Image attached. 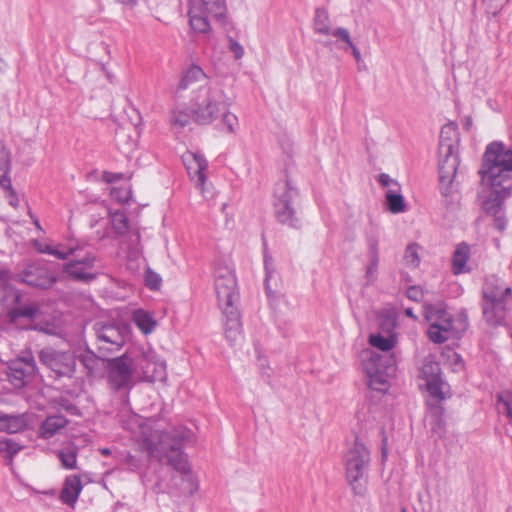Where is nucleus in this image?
<instances>
[{"instance_id": "e433bc0d", "label": "nucleus", "mask_w": 512, "mask_h": 512, "mask_svg": "<svg viewBox=\"0 0 512 512\" xmlns=\"http://www.w3.org/2000/svg\"><path fill=\"white\" fill-rule=\"evenodd\" d=\"M314 28L319 34L329 35L333 31L330 29V20L328 12L324 8H317L314 17Z\"/></svg>"}, {"instance_id": "393cba45", "label": "nucleus", "mask_w": 512, "mask_h": 512, "mask_svg": "<svg viewBox=\"0 0 512 512\" xmlns=\"http://www.w3.org/2000/svg\"><path fill=\"white\" fill-rule=\"evenodd\" d=\"M82 482L78 475H69L65 478L59 499L63 504L74 506L82 491Z\"/></svg>"}, {"instance_id": "09e8293b", "label": "nucleus", "mask_w": 512, "mask_h": 512, "mask_svg": "<svg viewBox=\"0 0 512 512\" xmlns=\"http://www.w3.org/2000/svg\"><path fill=\"white\" fill-rule=\"evenodd\" d=\"M407 297L410 299V300H413V301H416V302H419L422 300L423 298V292L422 290L417 287V286H410L408 289H407Z\"/></svg>"}, {"instance_id": "f257e3e1", "label": "nucleus", "mask_w": 512, "mask_h": 512, "mask_svg": "<svg viewBox=\"0 0 512 512\" xmlns=\"http://www.w3.org/2000/svg\"><path fill=\"white\" fill-rule=\"evenodd\" d=\"M193 432L186 427H176L170 431H162L157 435V442L153 439L143 440V449L150 457L161 460L165 458L168 465L182 475V480L189 484V494L198 489V483L191 473V467L183 449L185 444L192 442Z\"/></svg>"}, {"instance_id": "a878e982", "label": "nucleus", "mask_w": 512, "mask_h": 512, "mask_svg": "<svg viewBox=\"0 0 512 512\" xmlns=\"http://www.w3.org/2000/svg\"><path fill=\"white\" fill-rule=\"evenodd\" d=\"M492 192L483 203L484 211L489 215L500 214L504 199L511 194L512 189L506 190L504 186H491Z\"/></svg>"}, {"instance_id": "0e129e2a", "label": "nucleus", "mask_w": 512, "mask_h": 512, "mask_svg": "<svg viewBox=\"0 0 512 512\" xmlns=\"http://www.w3.org/2000/svg\"><path fill=\"white\" fill-rule=\"evenodd\" d=\"M485 2H487L490 6L493 4V2H495L496 0H484Z\"/></svg>"}, {"instance_id": "2f4dec72", "label": "nucleus", "mask_w": 512, "mask_h": 512, "mask_svg": "<svg viewBox=\"0 0 512 512\" xmlns=\"http://www.w3.org/2000/svg\"><path fill=\"white\" fill-rule=\"evenodd\" d=\"M206 79V75L201 67L192 65L182 76L177 91L186 90L194 82H200Z\"/></svg>"}, {"instance_id": "473e14b6", "label": "nucleus", "mask_w": 512, "mask_h": 512, "mask_svg": "<svg viewBox=\"0 0 512 512\" xmlns=\"http://www.w3.org/2000/svg\"><path fill=\"white\" fill-rule=\"evenodd\" d=\"M78 448L74 445H68L57 451V457L65 469L77 468Z\"/></svg>"}, {"instance_id": "13d9d810", "label": "nucleus", "mask_w": 512, "mask_h": 512, "mask_svg": "<svg viewBox=\"0 0 512 512\" xmlns=\"http://www.w3.org/2000/svg\"><path fill=\"white\" fill-rule=\"evenodd\" d=\"M405 315H406L407 317H410V318L414 319V320H416V319H417V316L413 313L412 308H406V309H405Z\"/></svg>"}, {"instance_id": "0eeeda50", "label": "nucleus", "mask_w": 512, "mask_h": 512, "mask_svg": "<svg viewBox=\"0 0 512 512\" xmlns=\"http://www.w3.org/2000/svg\"><path fill=\"white\" fill-rule=\"evenodd\" d=\"M450 131H453L450 126H445L441 129L438 148L440 192L445 198V204L447 206L453 204L455 194L453 183L460 163L459 156L456 152V141L445 136Z\"/></svg>"}, {"instance_id": "9b49d317", "label": "nucleus", "mask_w": 512, "mask_h": 512, "mask_svg": "<svg viewBox=\"0 0 512 512\" xmlns=\"http://www.w3.org/2000/svg\"><path fill=\"white\" fill-rule=\"evenodd\" d=\"M100 260L84 245H80L72 259L63 265V272L72 280L90 283L99 275Z\"/></svg>"}, {"instance_id": "72a5a7b5", "label": "nucleus", "mask_w": 512, "mask_h": 512, "mask_svg": "<svg viewBox=\"0 0 512 512\" xmlns=\"http://www.w3.org/2000/svg\"><path fill=\"white\" fill-rule=\"evenodd\" d=\"M388 210L393 214L406 211V203L400 191L389 189L385 195Z\"/></svg>"}, {"instance_id": "f03ea898", "label": "nucleus", "mask_w": 512, "mask_h": 512, "mask_svg": "<svg viewBox=\"0 0 512 512\" xmlns=\"http://www.w3.org/2000/svg\"><path fill=\"white\" fill-rule=\"evenodd\" d=\"M214 288L219 307L225 317V338L233 344L241 335L242 324L240 313L234 305L239 298L237 281L228 259L219 258L215 261Z\"/></svg>"}, {"instance_id": "338daca9", "label": "nucleus", "mask_w": 512, "mask_h": 512, "mask_svg": "<svg viewBox=\"0 0 512 512\" xmlns=\"http://www.w3.org/2000/svg\"><path fill=\"white\" fill-rule=\"evenodd\" d=\"M13 202H14V199H11V200H10V204L14 205V203H13Z\"/></svg>"}, {"instance_id": "20e7f679", "label": "nucleus", "mask_w": 512, "mask_h": 512, "mask_svg": "<svg viewBox=\"0 0 512 512\" xmlns=\"http://www.w3.org/2000/svg\"><path fill=\"white\" fill-rule=\"evenodd\" d=\"M6 315L10 324L18 325L22 320L34 322L41 315L38 301L25 296L9 282V273L0 270V316Z\"/></svg>"}, {"instance_id": "5701e85b", "label": "nucleus", "mask_w": 512, "mask_h": 512, "mask_svg": "<svg viewBox=\"0 0 512 512\" xmlns=\"http://www.w3.org/2000/svg\"><path fill=\"white\" fill-rule=\"evenodd\" d=\"M137 366L142 370L143 376L150 382L161 381L165 378V363L156 360L155 355L143 354Z\"/></svg>"}, {"instance_id": "680f3d73", "label": "nucleus", "mask_w": 512, "mask_h": 512, "mask_svg": "<svg viewBox=\"0 0 512 512\" xmlns=\"http://www.w3.org/2000/svg\"><path fill=\"white\" fill-rule=\"evenodd\" d=\"M25 329H33V330H39V331H42L43 328L41 326H39L38 324L36 325H29V326H25L24 327Z\"/></svg>"}, {"instance_id": "ea45409f", "label": "nucleus", "mask_w": 512, "mask_h": 512, "mask_svg": "<svg viewBox=\"0 0 512 512\" xmlns=\"http://www.w3.org/2000/svg\"><path fill=\"white\" fill-rule=\"evenodd\" d=\"M22 449V446L19 445L12 439L6 438L0 440V453L9 459L12 462L13 457Z\"/></svg>"}, {"instance_id": "c85d7f7f", "label": "nucleus", "mask_w": 512, "mask_h": 512, "mask_svg": "<svg viewBox=\"0 0 512 512\" xmlns=\"http://www.w3.org/2000/svg\"><path fill=\"white\" fill-rule=\"evenodd\" d=\"M470 247L466 243H460L453 253V273L458 275L468 271L466 264L469 259Z\"/></svg>"}, {"instance_id": "7c9ffc66", "label": "nucleus", "mask_w": 512, "mask_h": 512, "mask_svg": "<svg viewBox=\"0 0 512 512\" xmlns=\"http://www.w3.org/2000/svg\"><path fill=\"white\" fill-rule=\"evenodd\" d=\"M369 344L383 352L391 351L397 344L396 334L373 333L369 336Z\"/></svg>"}, {"instance_id": "a211bd4d", "label": "nucleus", "mask_w": 512, "mask_h": 512, "mask_svg": "<svg viewBox=\"0 0 512 512\" xmlns=\"http://www.w3.org/2000/svg\"><path fill=\"white\" fill-rule=\"evenodd\" d=\"M16 279L28 286L39 289H48L57 281L47 265L41 261L27 264L24 269L17 274Z\"/></svg>"}, {"instance_id": "6e6552de", "label": "nucleus", "mask_w": 512, "mask_h": 512, "mask_svg": "<svg viewBox=\"0 0 512 512\" xmlns=\"http://www.w3.org/2000/svg\"><path fill=\"white\" fill-rule=\"evenodd\" d=\"M299 190L287 177L275 185L273 212L278 223L293 229L301 227V218L298 212Z\"/></svg>"}, {"instance_id": "69168bd1", "label": "nucleus", "mask_w": 512, "mask_h": 512, "mask_svg": "<svg viewBox=\"0 0 512 512\" xmlns=\"http://www.w3.org/2000/svg\"><path fill=\"white\" fill-rule=\"evenodd\" d=\"M401 512H407L406 508H401Z\"/></svg>"}, {"instance_id": "79ce46f5", "label": "nucleus", "mask_w": 512, "mask_h": 512, "mask_svg": "<svg viewBox=\"0 0 512 512\" xmlns=\"http://www.w3.org/2000/svg\"><path fill=\"white\" fill-rule=\"evenodd\" d=\"M498 403L502 404L504 412L512 422V392L504 391L498 395Z\"/></svg>"}, {"instance_id": "5fc2aeb1", "label": "nucleus", "mask_w": 512, "mask_h": 512, "mask_svg": "<svg viewBox=\"0 0 512 512\" xmlns=\"http://www.w3.org/2000/svg\"><path fill=\"white\" fill-rule=\"evenodd\" d=\"M34 247L40 253L49 254L52 252V246L48 244H42L38 240L34 241Z\"/></svg>"}, {"instance_id": "6ab92c4d", "label": "nucleus", "mask_w": 512, "mask_h": 512, "mask_svg": "<svg viewBox=\"0 0 512 512\" xmlns=\"http://www.w3.org/2000/svg\"><path fill=\"white\" fill-rule=\"evenodd\" d=\"M423 378L426 380L427 390L430 395L439 401L444 399L441 379V368L438 362L426 358L421 368Z\"/></svg>"}, {"instance_id": "6e6d98bb", "label": "nucleus", "mask_w": 512, "mask_h": 512, "mask_svg": "<svg viewBox=\"0 0 512 512\" xmlns=\"http://www.w3.org/2000/svg\"><path fill=\"white\" fill-rule=\"evenodd\" d=\"M387 454H388V449H387V438H383L382 440V457L383 458H386L387 457Z\"/></svg>"}, {"instance_id": "1a4fd4ad", "label": "nucleus", "mask_w": 512, "mask_h": 512, "mask_svg": "<svg viewBox=\"0 0 512 512\" xmlns=\"http://www.w3.org/2000/svg\"><path fill=\"white\" fill-rule=\"evenodd\" d=\"M369 463V450L356 438L345 455L346 478L355 495L363 496L366 492Z\"/></svg>"}, {"instance_id": "37998d69", "label": "nucleus", "mask_w": 512, "mask_h": 512, "mask_svg": "<svg viewBox=\"0 0 512 512\" xmlns=\"http://www.w3.org/2000/svg\"><path fill=\"white\" fill-rule=\"evenodd\" d=\"M190 121V115L181 110H174L171 114L170 122L181 128L185 127Z\"/></svg>"}, {"instance_id": "4be33fe9", "label": "nucleus", "mask_w": 512, "mask_h": 512, "mask_svg": "<svg viewBox=\"0 0 512 512\" xmlns=\"http://www.w3.org/2000/svg\"><path fill=\"white\" fill-rule=\"evenodd\" d=\"M182 160L186 169L193 178L196 177L198 186H203L206 182L205 171L208 168V163L204 156L200 153L187 152L182 156Z\"/></svg>"}, {"instance_id": "c03bdc74", "label": "nucleus", "mask_w": 512, "mask_h": 512, "mask_svg": "<svg viewBox=\"0 0 512 512\" xmlns=\"http://www.w3.org/2000/svg\"><path fill=\"white\" fill-rule=\"evenodd\" d=\"M79 246L80 244L78 243L70 244L67 247L66 251H61L59 249L52 247V252L50 253V255H53L60 260H67L70 256H73L76 253V251H78Z\"/></svg>"}, {"instance_id": "f704fd0d", "label": "nucleus", "mask_w": 512, "mask_h": 512, "mask_svg": "<svg viewBox=\"0 0 512 512\" xmlns=\"http://www.w3.org/2000/svg\"><path fill=\"white\" fill-rule=\"evenodd\" d=\"M110 223L113 230L118 235H124L129 230V221L126 213L121 210L111 211L109 213Z\"/></svg>"}, {"instance_id": "f3484780", "label": "nucleus", "mask_w": 512, "mask_h": 512, "mask_svg": "<svg viewBox=\"0 0 512 512\" xmlns=\"http://www.w3.org/2000/svg\"><path fill=\"white\" fill-rule=\"evenodd\" d=\"M37 365L30 351L24 352L22 356L11 360L7 367V380L11 385L20 389L36 374Z\"/></svg>"}, {"instance_id": "c756f323", "label": "nucleus", "mask_w": 512, "mask_h": 512, "mask_svg": "<svg viewBox=\"0 0 512 512\" xmlns=\"http://www.w3.org/2000/svg\"><path fill=\"white\" fill-rule=\"evenodd\" d=\"M132 321L145 335L150 334L157 324L152 315L143 309H138L133 312Z\"/></svg>"}, {"instance_id": "412c9836", "label": "nucleus", "mask_w": 512, "mask_h": 512, "mask_svg": "<svg viewBox=\"0 0 512 512\" xmlns=\"http://www.w3.org/2000/svg\"><path fill=\"white\" fill-rule=\"evenodd\" d=\"M264 268H265V279L264 285L268 299L271 302L279 300L282 295L281 292V281L274 268L273 258L264 253Z\"/></svg>"}, {"instance_id": "de8ad7c7", "label": "nucleus", "mask_w": 512, "mask_h": 512, "mask_svg": "<svg viewBox=\"0 0 512 512\" xmlns=\"http://www.w3.org/2000/svg\"><path fill=\"white\" fill-rule=\"evenodd\" d=\"M379 258L370 257V263L366 269V278L369 282H373L375 280V274L378 269Z\"/></svg>"}, {"instance_id": "e2e57ef3", "label": "nucleus", "mask_w": 512, "mask_h": 512, "mask_svg": "<svg viewBox=\"0 0 512 512\" xmlns=\"http://www.w3.org/2000/svg\"><path fill=\"white\" fill-rule=\"evenodd\" d=\"M33 223L35 224V226L37 227V229L42 230V227H41V225H40V223H39V220H38L37 218H35V219L33 220Z\"/></svg>"}, {"instance_id": "f8f14e48", "label": "nucleus", "mask_w": 512, "mask_h": 512, "mask_svg": "<svg viewBox=\"0 0 512 512\" xmlns=\"http://www.w3.org/2000/svg\"><path fill=\"white\" fill-rule=\"evenodd\" d=\"M96 350L101 355L118 352L125 344L127 327L125 324L110 321H97L93 325Z\"/></svg>"}, {"instance_id": "603ef678", "label": "nucleus", "mask_w": 512, "mask_h": 512, "mask_svg": "<svg viewBox=\"0 0 512 512\" xmlns=\"http://www.w3.org/2000/svg\"><path fill=\"white\" fill-rule=\"evenodd\" d=\"M494 217V227L502 232L506 228V218L503 214V211L500 214L492 215Z\"/></svg>"}, {"instance_id": "dca6fc26", "label": "nucleus", "mask_w": 512, "mask_h": 512, "mask_svg": "<svg viewBox=\"0 0 512 512\" xmlns=\"http://www.w3.org/2000/svg\"><path fill=\"white\" fill-rule=\"evenodd\" d=\"M134 362L127 353L115 358H107L108 383L115 391L131 389L133 386Z\"/></svg>"}, {"instance_id": "8fccbe9b", "label": "nucleus", "mask_w": 512, "mask_h": 512, "mask_svg": "<svg viewBox=\"0 0 512 512\" xmlns=\"http://www.w3.org/2000/svg\"><path fill=\"white\" fill-rule=\"evenodd\" d=\"M123 177L124 175L122 173H113L109 171H104L102 174L103 181L109 184L118 182L122 180Z\"/></svg>"}, {"instance_id": "4468645a", "label": "nucleus", "mask_w": 512, "mask_h": 512, "mask_svg": "<svg viewBox=\"0 0 512 512\" xmlns=\"http://www.w3.org/2000/svg\"><path fill=\"white\" fill-rule=\"evenodd\" d=\"M41 365L50 371L55 379L72 378L76 372V355L72 351H61L45 347L38 352Z\"/></svg>"}, {"instance_id": "a18cd8bd", "label": "nucleus", "mask_w": 512, "mask_h": 512, "mask_svg": "<svg viewBox=\"0 0 512 512\" xmlns=\"http://www.w3.org/2000/svg\"><path fill=\"white\" fill-rule=\"evenodd\" d=\"M378 243L379 240L376 234L371 233L367 235V244L369 247L370 257L379 258Z\"/></svg>"}, {"instance_id": "3c124183", "label": "nucleus", "mask_w": 512, "mask_h": 512, "mask_svg": "<svg viewBox=\"0 0 512 512\" xmlns=\"http://www.w3.org/2000/svg\"><path fill=\"white\" fill-rule=\"evenodd\" d=\"M229 42V48L233 52L234 57L236 59L242 58V56L244 55V49L242 45H240L236 40L232 38L229 40Z\"/></svg>"}, {"instance_id": "bf43d9fd", "label": "nucleus", "mask_w": 512, "mask_h": 512, "mask_svg": "<svg viewBox=\"0 0 512 512\" xmlns=\"http://www.w3.org/2000/svg\"><path fill=\"white\" fill-rule=\"evenodd\" d=\"M139 0H121L123 4L129 5L130 7H134Z\"/></svg>"}, {"instance_id": "9d476101", "label": "nucleus", "mask_w": 512, "mask_h": 512, "mask_svg": "<svg viewBox=\"0 0 512 512\" xmlns=\"http://www.w3.org/2000/svg\"><path fill=\"white\" fill-rule=\"evenodd\" d=\"M225 14V0H190L189 25L195 33L210 37L209 19L220 20Z\"/></svg>"}, {"instance_id": "c9c22d12", "label": "nucleus", "mask_w": 512, "mask_h": 512, "mask_svg": "<svg viewBox=\"0 0 512 512\" xmlns=\"http://www.w3.org/2000/svg\"><path fill=\"white\" fill-rule=\"evenodd\" d=\"M377 319H378V327H379L378 333L396 334L395 328L397 325V320H396L395 315H393L389 311H381L380 313H378Z\"/></svg>"}, {"instance_id": "2eb2a0df", "label": "nucleus", "mask_w": 512, "mask_h": 512, "mask_svg": "<svg viewBox=\"0 0 512 512\" xmlns=\"http://www.w3.org/2000/svg\"><path fill=\"white\" fill-rule=\"evenodd\" d=\"M425 316L430 322L427 331L430 341L435 344L445 343L454 330L453 316L444 307L436 305H428Z\"/></svg>"}, {"instance_id": "bb28decb", "label": "nucleus", "mask_w": 512, "mask_h": 512, "mask_svg": "<svg viewBox=\"0 0 512 512\" xmlns=\"http://www.w3.org/2000/svg\"><path fill=\"white\" fill-rule=\"evenodd\" d=\"M28 427V418L25 414L0 415V431L9 434L24 431Z\"/></svg>"}, {"instance_id": "4d7b16f0", "label": "nucleus", "mask_w": 512, "mask_h": 512, "mask_svg": "<svg viewBox=\"0 0 512 512\" xmlns=\"http://www.w3.org/2000/svg\"><path fill=\"white\" fill-rule=\"evenodd\" d=\"M463 126L466 130H469L472 126V118L466 117Z\"/></svg>"}, {"instance_id": "49530a36", "label": "nucleus", "mask_w": 512, "mask_h": 512, "mask_svg": "<svg viewBox=\"0 0 512 512\" xmlns=\"http://www.w3.org/2000/svg\"><path fill=\"white\" fill-rule=\"evenodd\" d=\"M146 285L152 290H157L161 285L160 276L157 273L148 270L146 272Z\"/></svg>"}, {"instance_id": "a19ab883", "label": "nucleus", "mask_w": 512, "mask_h": 512, "mask_svg": "<svg viewBox=\"0 0 512 512\" xmlns=\"http://www.w3.org/2000/svg\"><path fill=\"white\" fill-rule=\"evenodd\" d=\"M418 248L419 246L417 244H410L406 247L404 254V261L406 265L411 267H417L419 265L420 258L418 255Z\"/></svg>"}, {"instance_id": "cd10ccee", "label": "nucleus", "mask_w": 512, "mask_h": 512, "mask_svg": "<svg viewBox=\"0 0 512 512\" xmlns=\"http://www.w3.org/2000/svg\"><path fill=\"white\" fill-rule=\"evenodd\" d=\"M68 423V419L63 415L48 416L40 426L39 435L44 439H49L66 427Z\"/></svg>"}, {"instance_id": "b1692460", "label": "nucleus", "mask_w": 512, "mask_h": 512, "mask_svg": "<svg viewBox=\"0 0 512 512\" xmlns=\"http://www.w3.org/2000/svg\"><path fill=\"white\" fill-rule=\"evenodd\" d=\"M11 153L5 143L0 140V186L9 191L10 195L17 200L16 194L12 188L11 178Z\"/></svg>"}, {"instance_id": "ddd939ff", "label": "nucleus", "mask_w": 512, "mask_h": 512, "mask_svg": "<svg viewBox=\"0 0 512 512\" xmlns=\"http://www.w3.org/2000/svg\"><path fill=\"white\" fill-rule=\"evenodd\" d=\"M363 369L372 390L385 393L389 389V377L395 373V357L393 354L382 356L371 352L367 359L363 360Z\"/></svg>"}, {"instance_id": "864d4df0", "label": "nucleus", "mask_w": 512, "mask_h": 512, "mask_svg": "<svg viewBox=\"0 0 512 512\" xmlns=\"http://www.w3.org/2000/svg\"><path fill=\"white\" fill-rule=\"evenodd\" d=\"M378 182L383 186V187H388L389 185L393 184L395 186H399L398 182L391 179L390 176L386 173H381L379 176H378Z\"/></svg>"}, {"instance_id": "052dcab7", "label": "nucleus", "mask_w": 512, "mask_h": 512, "mask_svg": "<svg viewBox=\"0 0 512 512\" xmlns=\"http://www.w3.org/2000/svg\"><path fill=\"white\" fill-rule=\"evenodd\" d=\"M99 452L103 455V456H108L111 454V450L109 448H100L99 449Z\"/></svg>"}, {"instance_id": "39448f33", "label": "nucleus", "mask_w": 512, "mask_h": 512, "mask_svg": "<svg viewBox=\"0 0 512 512\" xmlns=\"http://www.w3.org/2000/svg\"><path fill=\"white\" fill-rule=\"evenodd\" d=\"M483 319L491 327L505 326L512 288L495 275L485 277L481 290Z\"/></svg>"}, {"instance_id": "423d86ee", "label": "nucleus", "mask_w": 512, "mask_h": 512, "mask_svg": "<svg viewBox=\"0 0 512 512\" xmlns=\"http://www.w3.org/2000/svg\"><path fill=\"white\" fill-rule=\"evenodd\" d=\"M483 181L491 186L502 185L512 189V150L506 149L502 142H492L485 150L482 167L479 171Z\"/></svg>"}, {"instance_id": "4c0bfd02", "label": "nucleus", "mask_w": 512, "mask_h": 512, "mask_svg": "<svg viewBox=\"0 0 512 512\" xmlns=\"http://www.w3.org/2000/svg\"><path fill=\"white\" fill-rule=\"evenodd\" d=\"M430 432L436 439H442L446 434V423L441 412L431 415L429 420Z\"/></svg>"}, {"instance_id": "7ed1b4c3", "label": "nucleus", "mask_w": 512, "mask_h": 512, "mask_svg": "<svg viewBox=\"0 0 512 512\" xmlns=\"http://www.w3.org/2000/svg\"><path fill=\"white\" fill-rule=\"evenodd\" d=\"M231 100L223 89L218 86H207L200 90L195 102L193 119L200 125H209L218 119L229 133H235L238 128V118L229 111Z\"/></svg>"}, {"instance_id": "aec40b11", "label": "nucleus", "mask_w": 512, "mask_h": 512, "mask_svg": "<svg viewBox=\"0 0 512 512\" xmlns=\"http://www.w3.org/2000/svg\"><path fill=\"white\" fill-rule=\"evenodd\" d=\"M108 355L96 354L88 346L76 355V362L82 365L88 378L102 376L105 371Z\"/></svg>"}, {"instance_id": "58836bf2", "label": "nucleus", "mask_w": 512, "mask_h": 512, "mask_svg": "<svg viewBox=\"0 0 512 512\" xmlns=\"http://www.w3.org/2000/svg\"><path fill=\"white\" fill-rule=\"evenodd\" d=\"M332 35L339 40L345 42L348 47L351 48L352 54L357 62H360L362 60L361 53L359 49L354 45V43L351 40L350 33L346 28H336L333 30Z\"/></svg>"}]
</instances>
